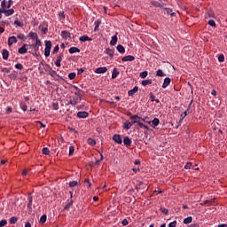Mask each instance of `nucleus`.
Wrapping results in <instances>:
<instances>
[{
    "instance_id": "nucleus-1",
    "label": "nucleus",
    "mask_w": 227,
    "mask_h": 227,
    "mask_svg": "<svg viewBox=\"0 0 227 227\" xmlns=\"http://www.w3.org/2000/svg\"><path fill=\"white\" fill-rule=\"evenodd\" d=\"M51 49H52V43L51 41H45L44 56L49 58L51 56Z\"/></svg>"
},
{
    "instance_id": "nucleus-2",
    "label": "nucleus",
    "mask_w": 227,
    "mask_h": 227,
    "mask_svg": "<svg viewBox=\"0 0 227 227\" xmlns=\"http://www.w3.org/2000/svg\"><path fill=\"white\" fill-rule=\"evenodd\" d=\"M153 129H155V127H159V123H160V121L159 118H154L153 121H146Z\"/></svg>"
},
{
    "instance_id": "nucleus-3",
    "label": "nucleus",
    "mask_w": 227,
    "mask_h": 227,
    "mask_svg": "<svg viewBox=\"0 0 227 227\" xmlns=\"http://www.w3.org/2000/svg\"><path fill=\"white\" fill-rule=\"evenodd\" d=\"M71 99L73 100V106L75 107V106H77V104H79V102H81V100H82V97L81 96H72Z\"/></svg>"
},
{
    "instance_id": "nucleus-4",
    "label": "nucleus",
    "mask_w": 227,
    "mask_h": 227,
    "mask_svg": "<svg viewBox=\"0 0 227 227\" xmlns=\"http://www.w3.org/2000/svg\"><path fill=\"white\" fill-rule=\"evenodd\" d=\"M39 29H41L43 35H47V33H49V28L47 27V23L45 22L39 26Z\"/></svg>"
},
{
    "instance_id": "nucleus-5",
    "label": "nucleus",
    "mask_w": 227,
    "mask_h": 227,
    "mask_svg": "<svg viewBox=\"0 0 227 227\" xmlns=\"http://www.w3.org/2000/svg\"><path fill=\"white\" fill-rule=\"evenodd\" d=\"M129 120H131V124L135 125V123L137 124L139 122L138 120H141V117L137 114H134V115L129 117Z\"/></svg>"
},
{
    "instance_id": "nucleus-6",
    "label": "nucleus",
    "mask_w": 227,
    "mask_h": 227,
    "mask_svg": "<svg viewBox=\"0 0 227 227\" xmlns=\"http://www.w3.org/2000/svg\"><path fill=\"white\" fill-rule=\"evenodd\" d=\"M151 4L155 8H162V9L164 8V6H166V4L160 3L158 1H151Z\"/></svg>"
},
{
    "instance_id": "nucleus-7",
    "label": "nucleus",
    "mask_w": 227,
    "mask_h": 227,
    "mask_svg": "<svg viewBox=\"0 0 227 227\" xmlns=\"http://www.w3.org/2000/svg\"><path fill=\"white\" fill-rule=\"evenodd\" d=\"M113 139L117 145H121L123 143V140L121 139V135L115 134L113 137Z\"/></svg>"
},
{
    "instance_id": "nucleus-8",
    "label": "nucleus",
    "mask_w": 227,
    "mask_h": 227,
    "mask_svg": "<svg viewBox=\"0 0 227 227\" xmlns=\"http://www.w3.org/2000/svg\"><path fill=\"white\" fill-rule=\"evenodd\" d=\"M76 116H77V118L84 119V118H88V116H90V114L86 111L78 112Z\"/></svg>"
},
{
    "instance_id": "nucleus-9",
    "label": "nucleus",
    "mask_w": 227,
    "mask_h": 227,
    "mask_svg": "<svg viewBox=\"0 0 227 227\" xmlns=\"http://www.w3.org/2000/svg\"><path fill=\"white\" fill-rule=\"evenodd\" d=\"M61 36L64 40H68V38H72V34L67 30H63L61 32Z\"/></svg>"
},
{
    "instance_id": "nucleus-10",
    "label": "nucleus",
    "mask_w": 227,
    "mask_h": 227,
    "mask_svg": "<svg viewBox=\"0 0 227 227\" xmlns=\"http://www.w3.org/2000/svg\"><path fill=\"white\" fill-rule=\"evenodd\" d=\"M3 13L5 15V17H10L11 15H13L15 13V10L13 9H3Z\"/></svg>"
},
{
    "instance_id": "nucleus-11",
    "label": "nucleus",
    "mask_w": 227,
    "mask_h": 227,
    "mask_svg": "<svg viewBox=\"0 0 227 227\" xmlns=\"http://www.w3.org/2000/svg\"><path fill=\"white\" fill-rule=\"evenodd\" d=\"M18 40H17V37H15V35H12L11 37L8 38V45L9 47H12V45L13 43H17Z\"/></svg>"
},
{
    "instance_id": "nucleus-12",
    "label": "nucleus",
    "mask_w": 227,
    "mask_h": 227,
    "mask_svg": "<svg viewBox=\"0 0 227 227\" xmlns=\"http://www.w3.org/2000/svg\"><path fill=\"white\" fill-rule=\"evenodd\" d=\"M138 90H139V87L135 86V87L133 88V90H129V91H128L129 97H134V95H136V93H137Z\"/></svg>"
},
{
    "instance_id": "nucleus-13",
    "label": "nucleus",
    "mask_w": 227,
    "mask_h": 227,
    "mask_svg": "<svg viewBox=\"0 0 227 227\" xmlns=\"http://www.w3.org/2000/svg\"><path fill=\"white\" fill-rule=\"evenodd\" d=\"M169 84H171V78L166 77L164 79V82H163V84H162V88L166 89V88H168V86H169Z\"/></svg>"
},
{
    "instance_id": "nucleus-14",
    "label": "nucleus",
    "mask_w": 227,
    "mask_h": 227,
    "mask_svg": "<svg viewBox=\"0 0 227 227\" xmlns=\"http://www.w3.org/2000/svg\"><path fill=\"white\" fill-rule=\"evenodd\" d=\"M74 90H76V91H74V94L73 96L82 98V90L79 89L77 86H74Z\"/></svg>"
},
{
    "instance_id": "nucleus-15",
    "label": "nucleus",
    "mask_w": 227,
    "mask_h": 227,
    "mask_svg": "<svg viewBox=\"0 0 227 227\" xmlns=\"http://www.w3.org/2000/svg\"><path fill=\"white\" fill-rule=\"evenodd\" d=\"M106 72H107V67H98L95 70V74H106Z\"/></svg>"
},
{
    "instance_id": "nucleus-16",
    "label": "nucleus",
    "mask_w": 227,
    "mask_h": 227,
    "mask_svg": "<svg viewBox=\"0 0 227 227\" xmlns=\"http://www.w3.org/2000/svg\"><path fill=\"white\" fill-rule=\"evenodd\" d=\"M163 10H164V12H167V15H170V17H175L176 13L173 12L172 9H169V8L166 7V5H164Z\"/></svg>"
},
{
    "instance_id": "nucleus-17",
    "label": "nucleus",
    "mask_w": 227,
    "mask_h": 227,
    "mask_svg": "<svg viewBox=\"0 0 227 227\" xmlns=\"http://www.w3.org/2000/svg\"><path fill=\"white\" fill-rule=\"evenodd\" d=\"M80 42H91L93 39L87 35H84L79 38Z\"/></svg>"
},
{
    "instance_id": "nucleus-18",
    "label": "nucleus",
    "mask_w": 227,
    "mask_h": 227,
    "mask_svg": "<svg viewBox=\"0 0 227 227\" xmlns=\"http://www.w3.org/2000/svg\"><path fill=\"white\" fill-rule=\"evenodd\" d=\"M134 59H136V58L132 55H127V56H124L122 59H121V61H134Z\"/></svg>"
},
{
    "instance_id": "nucleus-19",
    "label": "nucleus",
    "mask_w": 227,
    "mask_h": 227,
    "mask_svg": "<svg viewBox=\"0 0 227 227\" xmlns=\"http://www.w3.org/2000/svg\"><path fill=\"white\" fill-rule=\"evenodd\" d=\"M125 146H130L132 145V140L129 137H125L123 139Z\"/></svg>"
},
{
    "instance_id": "nucleus-20",
    "label": "nucleus",
    "mask_w": 227,
    "mask_h": 227,
    "mask_svg": "<svg viewBox=\"0 0 227 227\" xmlns=\"http://www.w3.org/2000/svg\"><path fill=\"white\" fill-rule=\"evenodd\" d=\"M130 127H132V122L131 121H127L123 123L124 130H129Z\"/></svg>"
},
{
    "instance_id": "nucleus-21",
    "label": "nucleus",
    "mask_w": 227,
    "mask_h": 227,
    "mask_svg": "<svg viewBox=\"0 0 227 227\" xmlns=\"http://www.w3.org/2000/svg\"><path fill=\"white\" fill-rule=\"evenodd\" d=\"M2 55H3V59L6 60L10 57V51H8V50L4 49V50H3Z\"/></svg>"
},
{
    "instance_id": "nucleus-22",
    "label": "nucleus",
    "mask_w": 227,
    "mask_h": 227,
    "mask_svg": "<svg viewBox=\"0 0 227 227\" xmlns=\"http://www.w3.org/2000/svg\"><path fill=\"white\" fill-rule=\"evenodd\" d=\"M106 54H108L110 58H113V56H114V50L111 48H106Z\"/></svg>"
},
{
    "instance_id": "nucleus-23",
    "label": "nucleus",
    "mask_w": 227,
    "mask_h": 227,
    "mask_svg": "<svg viewBox=\"0 0 227 227\" xmlns=\"http://www.w3.org/2000/svg\"><path fill=\"white\" fill-rule=\"evenodd\" d=\"M19 54H26L27 52V48H26V44H23L21 48L18 50Z\"/></svg>"
},
{
    "instance_id": "nucleus-24",
    "label": "nucleus",
    "mask_w": 227,
    "mask_h": 227,
    "mask_svg": "<svg viewBox=\"0 0 227 227\" xmlns=\"http://www.w3.org/2000/svg\"><path fill=\"white\" fill-rule=\"evenodd\" d=\"M118 75H120V71L118 70V68H114V71L112 73V79H116V77H118Z\"/></svg>"
},
{
    "instance_id": "nucleus-25",
    "label": "nucleus",
    "mask_w": 227,
    "mask_h": 227,
    "mask_svg": "<svg viewBox=\"0 0 227 227\" xmlns=\"http://www.w3.org/2000/svg\"><path fill=\"white\" fill-rule=\"evenodd\" d=\"M75 52H81V49L77 47H71L69 49V54H75Z\"/></svg>"
},
{
    "instance_id": "nucleus-26",
    "label": "nucleus",
    "mask_w": 227,
    "mask_h": 227,
    "mask_svg": "<svg viewBox=\"0 0 227 227\" xmlns=\"http://www.w3.org/2000/svg\"><path fill=\"white\" fill-rule=\"evenodd\" d=\"M118 43V35H113L112 40L110 41V45L114 46L115 43Z\"/></svg>"
},
{
    "instance_id": "nucleus-27",
    "label": "nucleus",
    "mask_w": 227,
    "mask_h": 227,
    "mask_svg": "<svg viewBox=\"0 0 227 227\" xmlns=\"http://www.w3.org/2000/svg\"><path fill=\"white\" fill-rule=\"evenodd\" d=\"M156 77H166V74H164V71H162V69H158L156 71Z\"/></svg>"
},
{
    "instance_id": "nucleus-28",
    "label": "nucleus",
    "mask_w": 227,
    "mask_h": 227,
    "mask_svg": "<svg viewBox=\"0 0 227 227\" xmlns=\"http://www.w3.org/2000/svg\"><path fill=\"white\" fill-rule=\"evenodd\" d=\"M117 51L120 54H125V47L121 44L117 45Z\"/></svg>"
},
{
    "instance_id": "nucleus-29",
    "label": "nucleus",
    "mask_w": 227,
    "mask_h": 227,
    "mask_svg": "<svg viewBox=\"0 0 227 227\" xmlns=\"http://www.w3.org/2000/svg\"><path fill=\"white\" fill-rule=\"evenodd\" d=\"M100 24H102V21L100 20H98L94 22V31H98V27H100Z\"/></svg>"
},
{
    "instance_id": "nucleus-30",
    "label": "nucleus",
    "mask_w": 227,
    "mask_h": 227,
    "mask_svg": "<svg viewBox=\"0 0 227 227\" xmlns=\"http://www.w3.org/2000/svg\"><path fill=\"white\" fill-rule=\"evenodd\" d=\"M183 223L184 224H191V223H192V216H188L184 218Z\"/></svg>"
},
{
    "instance_id": "nucleus-31",
    "label": "nucleus",
    "mask_w": 227,
    "mask_h": 227,
    "mask_svg": "<svg viewBox=\"0 0 227 227\" xmlns=\"http://www.w3.org/2000/svg\"><path fill=\"white\" fill-rule=\"evenodd\" d=\"M28 36H30V38L32 40H37L38 39V34L35 33V32H30L28 34Z\"/></svg>"
},
{
    "instance_id": "nucleus-32",
    "label": "nucleus",
    "mask_w": 227,
    "mask_h": 227,
    "mask_svg": "<svg viewBox=\"0 0 227 227\" xmlns=\"http://www.w3.org/2000/svg\"><path fill=\"white\" fill-rule=\"evenodd\" d=\"M47 221V215H43L39 220L40 224H45Z\"/></svg>"
},
{
    "instance_id": "nucleus-33",
    "label": "nucleus",
    "mask_w": 227,
    "mask_h": 227,
    "mask_svg": "<svg viewBox=\"0 0 227 227\" xmlns=\"http://www.w3.org/2000/svg\"><path fill=\"white\" fill-rule=\"evenodd\" d=\"M152 82H153L152 79H149V80L142 81L141 84H142V86H148V85L152 84Z\"/></svg>"
},
{
    "instance_id": "nucleus-34",
    "label": "nucleus",
    "mask_w": 227,
    "mask_h": 227,
    "mask_svg": "<svg viewBox=\"0 0 227 227\" xmlns=\"http://www.w3.org/2000/svg\"><path fill=\"white\" fill-rule=\"evenodd\" d=\"M72 205H74V200H70L64 207V210H70V208L72 207Z\"/></svg>"
},
{
    "instance_id": "nucleus-35",
    "label": "nucleus",
    "mask_w": 227,
    "mask_h": 227,
    "mask_svg": "<svg viewBox=\"0 0 227 227\" xmlns=\"http://www.w3.org/2000/svg\"><path fill=\"white\" fill-rule=\"evenodd\" d=\"M19 221V218L17 216H12L9 220L10 224H15Z\"/></svg>"
},
{
    "instance_id": "nucleus-36",
    "label": "nucleus",
    "mask_w": 227,
    "mask_h": 227,
    "mask_svg": "<svg viewBox=\"0 0 227 227\" xmlns=\"http://www.w3.org/2000/svg\"><path fill=\"white\" fill-rule=\"evenodd\" d=\"M77 185H79V182L77 181L69 182V187H71V189H74V187H77Z\"/></svg>"
},
{
    "instance_id": "nucleus-37",
    "label": "nucleus",
    "mask_w": 227,
    "mask_h": 227,
    "mask_svg": "<svg viewBox=\"0 0 227 227\" xmlns=\"http://www.w3.org/2000/svg\"><path fill=\"white\" fill-rule=\"evenodd\" d=\"M87 143L88 145H90V146H95V145H97V141L93 138H88Z\"/></svg>"
},
{
    "instance_id": "nucleus-38",
    "label": "nucleus",
    "mask_w": 227,
    "mask_h": 227,
    "mask_svg": "<svg viewBox=\"0 0 227 227\" xmlns=\"http://www.w3.org/2000/svg\"><path fill=\"white\" fill-rule=\"evenodd\" d=\"M187 111H189V108L184 112V113H183V114H181V115H180V121H179V123H182V121H184V119L187 116Z\"/></svg>"
},
{
    "instance_id": "nucleus-39",
    "label": "nucleus",
    "mask_w": 227,
    "mask_h": 227,
    "mask_svg": "<svg viewBox=\"0 0 227 227\" xmlns=\"http://www.w3.org/2000/svg\"><path fill=\"white\" fill-rule=\"evenodd\" d=\"M139 77L141 79H146V77H148V71H144V72L140 73Z\"/></svg>"
},
{
    "instance_id": "nucleus-40",
    "label": "nucleus",
    "mask_w": 227,
    "mask_h": 227,
    "mask_svg": "<svg viewBox=\"0 0 227 227\" xmlns=\"http://www.w3.org/2000/svg\"><path fill=\"white\" fill-rule=\"evenodd\" d=\"M40 46H42V41H40V39H35V47L36 48V51H38Z\"/></svg>"
},
{
    "instance_id": "nucleus-41",
    "label": "nucleus",
    "mask_w": 227,
    "mask_h": 227,
    "mask_svg": "<svg viewBox=\"0 0 227 227\" xmlns=\"http://www.w3.org/2000/svg\"><path fill=\"white\" fill-rule=\"evenodd\" d=\"M74 152H75V147H74V145H70L69 147V157H72V155H74Z\"/></svg>"
},
{
    "instance_id": "nucleus-42",
    "label": "nucleus",
    "mask_w": 227,
    "mask_h": 227,
    "mask_svg": "<svg viewBox=\"0 0 227 227\" xmlns=\"http://www.w3.org/2000/svg\"><path fill=\"white\" fill-rule=\"evenodd\" d=\"M212 18H214V12L208 11L206 16V19H212Z\"/></svg>"
},
{
    "instance_id": "nucleus-43",
    "label": "nucleus",
    "mask_w": 227,
    "mask_h": 227,
    "mask_svg": "<svg viewBox=\"0 0 227 227\" xmlns=\"http://www.w3.org/2000/svg\"><path fill=\"white\" fill-rule=\"evenodd\" d=\"M6 224H8V221L5 219H3L0 221V227H4L6 226Z\"/></svg>"
},
{
    "instance_id": "nucleus-44",
    "label": "nucleus",
    "mask_w": 227,
    "mask_h": 227,
    "mask_svg": "<svg viewBox=\"0 0 227 227\" xmlns=\"http://www.w3.org/2000/svg\"><path fill=\"white\" fill-rule=\"evenodd\" d=\"M43 155H49L51 153V151L49 150V148L44 147L43 148Z\"/></svg>"
},
{
    "instance_id": "nucleus-45",
    "label": "nucleus",
    "mask_w": 227,
    "mask_h": 227,
    "mask_svg": "<svg viewBox=\"0 0 227 227\" xmlns=\"http://www.w3.org/2000/svg\"><path fill=\"white\" fill-rule=\"evenodd\" d=\"M6 0L1 2V10H6Z\"/></svg>"
},
{
    "instance_id": "nucleus-46",
    "label": "nucleus",
    "mask_w": 227,
    "mask_h": 227,
    "mask_svg": "<svg viewBox=\"0 0 227 227\" xmlns=\"http://www.w3.org/2000/svg\"><path fill=\"white\" fill-rule=\"evenodd\" d=\"M20 109H22V111H27V105L21 103L20 105Z\"/></svg>"
},
{
    "instance_id": "nucleus-47",
    "label": "nucleus",
    "mask_w": 227,
    "mask_h": 227,
    "mask_svg": "<svg viewBox=\"0 0 227 227\" xmlns=\"http://www.w3.org/2000/svg\"><path fill=\"white\" fill-rule=\"evenodd\" d=\"M15 68H17L18 70H22L24 68V66L20 63H17L15 65Z\"/></svg>"
},
{
    "instance_id": "nucleus-48",
    "label": "nucleus",
    "mask_w": 227,
    "mask_h": 227,
    "mask_svg": "<svg viewBox=\"0 0 227 227\" xmlns=\"http://www.w3.org/2000/svg\"><path fill=\"white\" fill-rule=\"evenodd\" d=\"M58 52H59V45L57 44V45L54 47L52 53H53V54H58Z\"/></svg>"
},
{
    "instance_id": "nucleus-49",
    "label": "nucleus",
    "mask_w": 227,
    "mask_h": 227,
    "mask_svg": "<svg viewBox=\"0 0 227 227\" xmlns=\"http://www.w3.org/2000/svg\"><path fill=\"white\" fill-rule=\"evenodd\" d=\"M218 61H219L220 63H223V61H224V55H223V54H220V55L218 56Z\"/></svg>"
},
{
    "instance_id": "nucleus-50",
    "label": "nucleus",
    "mask_w": 227,
    "mask_h": 227,
    "mask_svg": "<svg viewBox=\"0 0 227 227\" xmlns=\"http://www.w3.org/2000/svg\"><path fill=\"white\" fill-rule=\"evenodd\" d=\"M75 73H70L68 74V78L71 80V81H74V79H75Z\"/></svg>"
},
{
    "instance_id": "nucleus-51",
    "label": "nucleus",
    "mask_w": 227,
    "mask_h": 227,
    "mask_svg": "<svg viewBox=\"0 0 227 227\" xmlns=\"http://www.w3.org/2000/svg\"><path fill=\"white\" fill-rule=\"evenodd\" d=\"M27 173H29V169L24 168L22 171V176H27Z\"/></svg>"
},
{
    "instance_id": "nucleus-52",
    "label": "nucleus",
    "mask_w": 227,
    "mask_h": 227,
    "mask_svg": "<svg viewBox=\"0 0 227 227\" xmlns=\"http://www.w3.org/2000/svg\"><path fill=\"white\" fill-rule=\"evenodd\" d=\"M1 72L4 73V74H10V69L7 67H2Z\"/></svg>"
},
{
    "instance_id": "nucleus-53",
    "label": "nucleus",
    "mask_w": 227,
    "mask_h": 227,
    "mask_svg": "<svg viewBox=\"0 0 227 227\" xmlns=\"http://www.w3.org/2000/svg\"><path fill=\"white\" fill-rule=\"evenodd\" d=\"M52 108L55 109V111H58L59 109V105L58 103H53Z\"/></svg>"
},
{
    "instance_id": "nucleus-54",
    "label": "nucleus",
    "mask_w": 227,
    "mask_h": 227,
    "mask_svg": "<svg viewBox=\"0 0 227 227\" xmlns=\"http://www.w3.org/2000/svg\"><path fill=\"white\" fill-rule=\"evenodd\" d=\"M19 40H26V35L24 34H20L17 36Z\"/></svg>"
},
{
    "instance_id": "nucleus-55",
    "label": "nucleus",
    "mask_w": 227,
    "mask_h": 227,
    "mask_svg": "<svg viewBox=\"0 0 227 227\" xmlns=\"http://www.w3.org/2000/svg\"><path fill=\"white\" fill-rule=\"evenodd\" d=\"M208 24H209L212 27H215V20H210L208 21Z\"/></svg>"
},
{
    "instance_id": "nucleus-56",
    "label": "nucleus",
    "mask_w": 227,
    "mask_h": 227,
    "mask_svg": "<svg viewBox=\"0 0 227 227\" xmlns=\"http://www.w3.org/2000/svg\"><path fill=\"white\" fill-rule=\"evenodd\" d=\"M56 60L60 62L63 61V53L59 54Z\"/></svg>"
},
{
    "instance_id": "nucleus-57",
    "label": "nucleus",
    "mask_w": 227,
    "mask_h": 227,
    "mask_svg": "<svg viewBox=\"0 0 227 227\" xmlns=\"http://www.w3.org/2000/svg\"><path fill=\"white\" fill-rule=\"evenodd\" d=\"M14 24H15V26H19V27H22V26H24V24H22V22H20L19 20H15Z\"/></svg>"
},
{
    "instance_id": "nucleus-58",
    "label": "nucleus",
    "mask_w": 227,
    "mask_h": 227,
    "mask_svg": "<svg viewBox=\"0 0 227 227\" xmlns=\"http://www.w3.org/2000/svg\"><path fill=\"white\" fill-rule=\"evenodd\" d=\"M12 4H13V0H9L6 8L10 10V8H12Z\"/></svg>"
},
{
    "instance_id": "nucleus-59",
    "label": "nucleus",
    "mask_w": 227,
    "mask_h": 227,
    "mask_svg": "<svg viewBox=\"0 0 227 227\" xmlns=\"http://www.w3.org/2000/svg\"><path fill=\"white\" fill-rule=\"evenodd\" d=\"M192 166V162H187L186 165L184 166V169H191Z\"/></svg>"
},
{
    "instance_id": "nucleus-60",
    "label": "nucleus",
    "mask_w": 227,
    "mask_h": 227,
    "mask_svg": "<svg viewBox=\"0 0 227 227\" xmlns=\"http://www.w3.org/2000/svg\"><path fill=\"white\" fill-rule=\"evenodd\" d=\"M150 100L151 102H155V95L153 92L150 93Z\"/></svg>"
},
{
    "instance_id": "nucleus-61",
    "label": "nucleus",
    "mask_w": 227,
    "mask_h": 227,
    "mask_svg": "<svg viewBox=\"0 0 227 227\" xmlns=\"http://www.w3.org/2000/svg\"><path fill=\"white\" fill-rule=\"evenodd\" d=\"M59 16L61 17L62 20H65V12H59Z\"/></svg>"
},
{
    "instance_id": "nucleus-62",
    "label": "nucleus",
    "mask_w": 227,
    "mask_h": 227,
    "mask_svg": "<svg viewBox=\"0 0 227 227\" xmlns=\"http://www.w3.org/2000/svg\"><path fill=\"white\" fill-rule=\"evenodd\" d=\"M121 224H122V226H127V225L129 224V220L123 219V220L121 221Z\"/></svg>"
},
{
    "instance_id": "nucleus-63",
    "label": "nucleus",
    "mask_w": 227,
    "mask_h": 227,
    "mask_svg": "<svg viewBox=\"0 0 227 227\" xmlns=\"http://www.w3.org/2000/svg\"><path fill=\"white\" fill-rule=\"evenodd\" d=\"M168 227H176V221H174L168 224Z\"/></svg>"
},
{
    "instance_id": "nucleus-64",
    "label": "nucleus",
    "mask_w": 227,
    "mask_h": 227,
    "mask_svg": "<svg viewBox=\"0 0 227 227\" xmlns=\"http://www.w3.org/2000/svg\"><path fill=\"white\" fill-rule=\"evenodd\" d=\"M84 72V68L77 69V74L81 75Z\"/></svg>"
}]
</instances>
